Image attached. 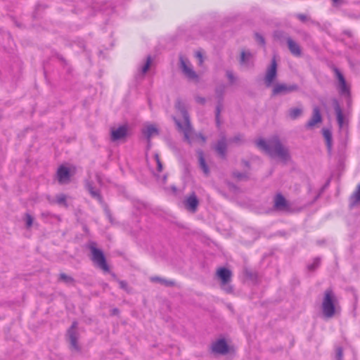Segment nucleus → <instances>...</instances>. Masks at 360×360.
Listing matches in <instances>:
<instances>
[{"mask_svg": "<svg viewBox=\"0 0 360 360\" xmlns=\"http://www.w3.org/2000/svg\"><path fill=\"white\" fill-rule=\"evenodd\" d=\"M276 76V59L273 58L271 65L267 70L266 77H265V83L267 86H270Z\"/></svg>", "mask_w": 360, "mask_h": 360, "instance_id": "6e6552de", "label": "nucleus"}, {"mask_svg": "<svg viewBox=\"0 0 360 360\" xmlns=\"http://www.w3.org/2000/svg\"><path fill=\"white\" fill-rule=\"evenodd\" d=\"M87 188L89 191L90 193L92 195V196L97 197L98 198H99V195H98V192L96 191H94L92 187L90 185L87 186Z\"/></svg>", "mask_w": 360, "mask_h": 360, "instance_id": "c756f323", "label": "nucleus"}, {"mask_svg": "<svg viewBox=\"0 0 360 360\" xmlns=\"http://www.w3.org/2000/svg\"><path fill=\"white\" fill-rule=\"evenodd\" d=\"M302 114V110L300 108H294L290 110L289 115L292 119H296Z\"/></svg>", "mask_w": 360, "mask_h": 360, "instance_id": "393cba45", "label": "nucleus"}, {"mask_svg": "<svg viewBox=\"0 0 360 360\" xmlns=\"http://www.w3.org/2000/svg\"><path fill=\"white\" fill-rule=\"evenodd\" d=\"M288 46H289L290 51L293 54L299 55L300 53V50L299 46L295 42H294L292 39H288Z\"/></svg>", "mask_w": 360, "mask_h": 360, "instance_id": "aec40b11", "label": "nucleus"}, {"mask_svg": "<svg viewBox=\"0 0 360 360\" xmlns=\"http://www.w3.org/2000/svg\"><path fill=\"white\" fill-rule=\"evenodd\" d=\"M25 220L27 227L30 228L33 224L32 217L29 214H26Z\"/></svg>", "mask_w": 360, "mask_h": 360, "instance_id": "cd10ccee", "label": "nucleus"}, {"mask_svg": "<svg viewBox=\"0 0 360 360\" xmlns=\"http://www.w3.org/2000/svg\"><path fill=\"white\" fill-rule=\"evenodd\" d=\"M76 327H77V323H73L71 328L68 330V335H69L72 346L74 348L77 349V336H76V333H75Z\"/></svg>", "mask_w": 360, "mask_h": 360, "instance_id": "dca6fc26", "label": "nucleus"}, {"mask_svg": "<svg viewBox=\"0 0 360 360\" xmlns=\"http://www.w3.org/2000/svg\"><path fill=\"white\" fill-rule=\"evenodd\" d=\"M340 0H333V1L334 2V4H338Z\"/></svg>", "mask_w": 360, "mask_h": 360, "instance_id": "58836bf2", "label": "nucleus"}, {"mask_svg": "<svg viewBox=\"0 0 360 360\" xmlns=\"http://www.w3.org/2000/svg\"><path fill=\"white\" fill-rule=\"evenodd\" d=\"M257 146L262 150L269 154L272 157H277L282 160H286L288 158L287 150L281 144L276 137L266 141L263 139H259L257 141Z\"/></svg>", "mask_w": 360, "mask_h": 360, "instance_id": "f257e3e1", "label": "nucleus"}, {"mask_svg": "<svg viewBox=\"0 0 360 360\" xmlns=\"http://www.w3.org/2000/svg\"><path fill=\"white\" fill-rule=\"evenodd\" d=\"M142 132L149 140L152 137L158 136L159 134V130L155 125L152 124H147L143 129Z\"/></svg>", "mask_w": 360, "mask_h": 360, "instance_id": "1a4fd4ad", "label": "nucleus"}, {"mask_svg": "<svg viewBox=\"0 0 360 360\" xmlns=\"http://www.w3.org/2000/svg\"><path fill=\"white\" fill-rule=\"evenodd\" d=\"M219 108H217V115H216V118H217V122H219Z\"/></svg>", "mask_w": 360, "mask_h": 360, "instance_id": "f704fd0d", "label": "nucleus"}, {"mask_svg": "<svg viewBox=\"0 0 360 360\" xmlns=\"http://www.w3.org/2000/svg\"><path fill=\"white\" fill-rule=\"evenodd\" d=\"M61 278L64 280H66L67 279V277L64 275V274H61L60 275Z\"/></svg>", "mask_w": 360, "mask_h": 360, "instance_id": "4c0bfd02", "label": "nucleus"}, {"mask_svg": "<svg viewBox=\"0 0 360 360\" xmlns=\"http://www.w3.org/2000/svg\"><path fill=\"white\" fill-rule=\"evenodd\" d=\"M297 89L295 85L287 86L285 84H277L273 89L274 94H285Z\"/></svg>", "mask_w": 360, "mask_h": 360, "instance_id": "9b49d317", "label": "nucleus"}, {"mask_svg": "<svg viewBox=\"0 0 360 360\" xmlns=\"http://www.w3.org/2000/svg\"><path fill=\"white\" fill-rule=\"evenodd\" d=\"M226 149V144L224 140L220 141L216 146V150L221 155H224Z\"/></svg>", "mask_w": 360, "mask_h": 360, "instance_id": "b1692460", "label": "nucleus"}, {"mask_svg": "<svg viewBox=\"0 0 360 360\" xmlns=\"http://www.w3.org/2000/svg\"><path fill=\"white\" fill-rule=\"evenodd\" d=\"M181 68L184 75L191 81H197L198 75L193 70L192 65L190 62L184 57H180Z\"/></svg>", "mask_w": 360, "mask_h": 360, "instance_id": "423d86ee", "label": "nucleus"}, {"mask_svg": "<svg viewBox=\"0 0 360 360\" xmlns=\"http://www.w3.org/2000/svg\"><path fill=\"white\" fill-rule=\"evenodd\" d=\"M153 161L155 163V165H157V169L158 172H161L162 171V164H161V162L159 159V157H158V154H155L153 158Z\"/></svg>", "mask_w": 360, "mask_h": 360, "instance_id": "bb28decb", "label": "nucleus"}, {"mask_svg": "<svg viewBox=\"0 0 360 360\" xmlns=\"http://www.w3.org/2000/svg\"><path fill=\"white\" fill-rule=\"evenodd\" d=\"M253 56L251 53L248 52H242L241 53V63L243 64H248V63L252 60Z\"/></svg>", "mask_w": 360, "mask_h": 360, "instance_id": "4be33fe9", "label": "nucleus"}, {"mask_svg": "<svg viewBox=\"0 0 360 360\" xmlns=\"http://www.w3.org/2000/svg\"><path fill=\"white\" fill-rule=\"evenodd\" d=\"M76 172V167L72 165H61L58 169L57 177L61 184H66L70 181V178Z\"/></svg>", "mask_w": 360, "mask_h": 360, "instance_id": "20e7f679", "label": "nucleus"}, {"mask_svg": "<svg viewBox=\"0 0 360 360\" xmlns=\"http://www.w3.org/2000/svg\"><path fill=\"white\" fill-rule=\"evenodd\" d=\"M150 64H151V58H150V57L148 56L147 58V60H146L145 64L141 68V73L143 75H144L148 71V70L149 69V68L150 66Z\"/></svg>", "mask_w": 360, "mask_h": 360, "instance_id": "a878e982", "label": "nucleus"}, {"mask_svg": "<svg viewBox=\"0 0 360 360\" xmlns=\"http://www.w3.org/2000/svg\"><path fill=\"white\" fill-rule=\"evenodd\" d=\"M337 359L338 360H342V350L340 348L337 349Z\"/></svg>", "mask_w": 360, "mask_h": 360, "instance_id": "2f4dec72", "label": "nucleus"}, {"mask_svg": "<svg viewBox=\"0 0 360 360\" xmlns=\"http://www.w3.org/2000/svg\"><path fill=\"white\" fill-rule=\"evenodd\" d=\"M212 351L218 354H226L228 352V345L224 340H219L212 347Z\"/></svg>", "mask_w": 360, "mask_h": 360, "instance_id": "9d476101", "label": "nucleus"}, {"mask_svg": "<svg viewBox=\"0 0 360 360\" xmlns=\"http://www.w3.org/2000/svg\"><path fill=\"white\" fill-rule=\"evenodd\" d=\"M90 249L92 254L93 262L103 271H108L109 269L105 262V257L102 251L97 249L94 244H91L90 245Z\"/></svg>", "mask_w": 360, "mask_h": 360, "instance_id": "39448f33", "label": "nucleus"}, {"mask_svg": "<svg viewBox=\"0 0 360 360\" xmlns=\"http://www.w3.org/2000/svg\"><path fill=\"white\" fill-rule=\"evenodd\" d=\"M195 56L198 59L199 64L201 65L203 62L202 56L201 53L200 51L196 52Z\"/></svg>", "mask_w": 360, "mask_h": 360, "instance_id": "7c9ffc66", "label": "nucleus"}, {"mask_svg": "<svg viewBox=\"0 0 360 360\" xmlns=\"http://www.w3.org/2000/svg\"><path fill=\"white\" fill-rule=\"evenodd\" d=\"M360 202V184L350 198L351 206H354Z\"/></svg>", "mask_w": 360, "mask_h": 360, "instance_id": "a211bd4d", "label": "nucleus"}, {"mask_svg": "<svg viewBox=\"0 0 360 360\" xmlns=\"http://www.w3.org/2000/svg\"><path fill=\"white\" fill-rule=\"evenodd\" d=\"M275 207L281 210H284L286 208V201L280 194L277 195L275 198Z\"/></svg>", "mask_w": 360, "mask_h": 360, "instance_id": "f3484780", "label": "nucleus"}, {"mask_svg": "<svg viewBox=\"0 0 360 360\" xmlns=\"http://www.w3.org/2000/svg\"><path fill=\"white\" fill-rule=\"evenodd\" d=\"M300 18L302 20H304V17L302 15H300Z\"/></svg>", "mask_w": 360, "mask_h": 360, "instance_id": "ea45409f", "label": "nucleus"}, {"mask_svg": "<svg viewBox=\"0 0 360 360\" xmlns=\"http://www.w3.org/2000/svg\"><path fill=\"white\" fill-rule=\"evenodd\" d=\"M335 297L331 290H328L325 292L322 303L323 313L326 317H332L337 309Z\"/></svg>", "mask_w": 360, "mask_h": 360, "instance_id": "7ed1b4c3", "label": "nucleus"}, {"mask_svg": "<svg viewBox=\"0 0 360 360\" xmlns=\"http://www.w3.org/2000/svg\"><path fill=\"white\" fill-rule=\"evenodd\" d=\"M196 101L199 103H204V98H200V97H197L195 98Z\"/></svg>", "mask_w": 360, "mask_h": 360, "instance_id": "72a5a7b5", "label": "nucleus"}, {"mask_svg": "<svg viewBox=\"0 0 360 360\" xmlns=\"http://www.w3.org/2000/svg\"><path fill=\"white\" fill-rule=\"evenodd\" d=\"M337 77L339 81V89L340 92L342 94L348 95L349 94V89L346 84L345 79L342 75L338 71L336 70Z\"/></svg>", "mask_w": 360, "mask_h": 360, "instance_id": "4468645a", "label": "nucleus"}, {"mask_svg": "<svg viewBox=\"0 0 360 360\" xmlns=\"http://www.w3.org/2000/svg\"><path fill=\"white\" fill-rule=\"evenodd\" d=\"M321 122V116L320 110L318 107H315L313 110V115L310 120L307 122V127L308 128H312L316 124Z\"/></svg>", "mask_w": 360, "mask_h": 360, "instance_id": "f8f14e48", "label": "nucleus"}, {"mask_svg": "<svg viewBox=\"0 0 360 360\" xmlns=\"http://www.w3.org/2000/svg\"><path fill=\"white\" fill-rule=\"evenodd\" d=\"M199 162H200V167L203 170L204 173L207 174L209 172L208 167L207 166V165L205 163V161L204 160L202 152L199 153Z\"/></svg>", "mask_w": 360, "mask_h": 360, "instance_id": "5701e85b", "label": "nucleus"}, {"mask_svg": "<svg viewBox=\"0 0 360 360\" xmlns=\"http://www.w3.org/2000/svg\"><path fill=\"white\" fill-rule=\"evenodd\" d=\"M128 129L127 126L122 125L117 127L111 128V139L117 141L124 139L127 134Z\"/></svg>", "mask_w": 360, "mask_h": 360, "instance_id": "0eeeda50", "label": "nucleus"}, {"mask_svg": "<svg viewBox=\"0 0 360 360\" xmlns=\"http://www.w3.org/2000/svg\"><path fill=\"white\" fill-rule=\"evenodd\" d=\"M228 77H229V78L230 79L231 81L233 80V75H232V74L228 73Z\"/></svg>", "mask_w": 360, "mask_h": 360, "instance_id": "e433bc0d", "label": "nucleus"}, {"mask_svg": "<svg viewBox=\"0 0 360 360\" xmlns=\"http://www.w3.org/2000/svg\"><path fill=\"white\" fill-rule=\"evenodd\" d=\"M120 287H121L122 288L125 289V285H125V283H124L123 281H120Z\"/></svg>", "mask_w": 360, "mask_h": 360, "instance_id": "c9c22d12", "label": "nucleus"}, {"mask_svg": "<svg viewBox=\"0 0 360 360\" xmlns=\"http://www.w3.org/2000/svg\"><path fill=\"white\" fill-rule=\"evenodd\" d=\"M65 200H66V197H65V195L60 194V195L57 196L56 202L58 204L65 205Z\"/></svg>", "mask_w": 360, "mask_h": 360, "instance_id": "c85d7f7f", "label": "nucleus"}, {"mask_svg": "<svg viewBox=\"0 0 360 360\" xmlns=\"http://www.w3.org/2000/svg\"><path fill=\"white\" fill-rule=\"evenodd\" d=\"M323 135L326 139V145L328 150H331L332 148V134L331 131L328 129H323Z\"/></svg>", "mask_w": 360, "mask_h": 360, "instance_id": "6ab92c4d", "label": "nucleus"}, {"mask_svg": "<svg viewBox=\"0 0 360 360\" xmlns=\"http://www.w3.org/2000/svg\"><path fill=\"white\" fill-rule=\"evenodd\" d=\"M217 276L221 281L222 285H226L231 278V272L226 268H220L217 272Z\"/></svg>", "mask_w": 360, "mask_h": 360, "instance_id": "ddd939ff", "label": "nucleus"}, {"mask_svg": "<svg viewBox=\"0 0 360 360\" xmlns=\"http://www.w3.org/2000/svg\"><path fill=\"white\" fill-rule=\"evenodd\" d=\"M256 39L262 44H263L264 43V40L263 37L258 34H256Z\"/></svg>", "mask_w": 360, "mask_h": 360, "instance_id": "473e14b6", "label": "nucleus"}, {"mask_svg": "<svg viewBox=\"0 0 360 360\" xmlns=\"http://www.w3.org/2000/svg\"><path fill=\"white\" fill-rule=\"evenodd\" d=\"M335 112L337 114V119H338V124H339L340 127H343V115H342V110L338 104H337L335 106Z\"/></svg>", "mask_w": 360, "mask_h": 360, "instance_id": "412c9836", "label": "nucleus"}, {"mask_svg": "<svg viewBox=\"0 0 360 360\" xmlns=\"http://www.w3.org/2000/svg\"><path fill=\"white\" fill-rule=\"evenodd\" d=\"M186 207L188 210L194 212L198 205V201L195 195L189 196L185 201Z\"/></svg>", "mask_w": 360, "mask_h": 360, "instance_id": "2eb2a0df", "label": "nucleus"}, {"mask_svg": "<svg viewBox=\"0 0 360 360\" xmlns=\"http://www.w3.org/2000/svg\"><path fill=\"white\" fill-rule=\"evenodd\" d=\"M176 108L177 109L178 112L180 113L183 118L182 123L177 118H174L176 124L179 129L184 132L185 139L191 143L192 141H193L194 137H193V133L191 131L188 120V116L186 111L184 109V104L181 102H178L176 105ZM195 139L200 141L201 143H204L205 141V137H203L201 135L195 134Z\"/></svg>", "mask_w": 360, "mask_h": 360, "instance_id": "f03ea898", "label": "nucleus"}]
</instances>
